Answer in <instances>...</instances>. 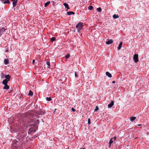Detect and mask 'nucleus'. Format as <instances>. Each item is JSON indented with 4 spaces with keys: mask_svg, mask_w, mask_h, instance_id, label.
<instances>
[{
    "mask_svg": "<svg viewBox=\"0 0 149 149\" xmlns=\"http://www.w3.org/2000/svg\"><path fill=\"white\" fill-rule=\"evenodd\" d=\"M31 123L29 125L30 128L29 130L28 134H30L32 132H35L37 129H38V125L39 124V120L35 118L32 119L31 121Z\"/></svg>",
    "mask_w": 149,
    "mask_h": 149,
    "instance_id": "obj_1",
    "label": "nucleus"
},
{
    "mask_svg": "<svg viewBox=\"0 0 149 149\" xmlns=\"http://www.w3.org/2000/svg\"><path fill=\"white\" fill-rule=\"evenodd\" d=\"M139 55L138 54H135L133 57V59L135 63H137L139 61Z\"/></svg>",
    "mask_w": 149,
    "mask_h": 149,
    "instance_id": "obj_2",
    "label": "nucleus"
},
{
    "mask_svg": "<svg viewBox=\"0 0 149 149\" xmlns=\"http://www.w3.org/2000/svg\"><path fill=\"white\" fill-rule=\"evenodd\" d=\"M84 26L83 23L81 22H79L76 24V28L78 29L79 28H83Z\"/></svg>",
    "mask_w": 149,
    "mask_h": 149,
    "instance_id": "obj_3",
    "label": "nucleus"
},
{
    "mask_svg": "<svg viewBox=\"0 0 149 149\" xmlns=\"http://www.w3.org/2000/svg\"><path fill=\"white\" fill-rule=\"evenodd\" d=\"M114 104V102L111 101V102L108 105V108H111Z\"/></svg>",
    "mask_w": 149,
    "mask_h": 149,
    "instance_id": "obj_4",
    "label": "nucleus"
},
{
    "mask_svg": "<svg viewBox=\"0 0 149 149\" xmlns=\"http://www.w3.org/2000/svg\"><path fill=\"white\" fill-rule=\"evenodd\" d=\"M5 29L3 28L2 27L1 28H0V36H1L3 33L5 31Z\"/></svg>",
    "mask_w": 149,
    "mask_h": 149,
    "instance_id": "obj_5",
    "label": "nucleus"
},
{
    "mask_svg": "<svg viewBox=\"0 0 149 149\" xmlns=\"http://www.w3.org/2000/svg\"><path fill=\"white\" fill-rule=\"evenodd\" d=\"M113 42V41L111 39H109L106 42V43L107 45L111 44Z\"/></svg>",
    "mask_w": 149,
    "mask_h": 149,
    "instance_id": "obj_6",
    "label": "nucleus"
},
{
    "mask_svg": "<svg viewBox=\"0 0 149 149\" xmlns=\"http://www.w3.org/2000/svg\"><path fill=\"white\" fill-rule=\"evenodd\" d=\"M63 5L65 6V8L67 9L66 11H68V9L70 8L68 4L67 3H63Z\"/></svg>",
    "mask_w": 149,
    "mask_h": 149,
    "instance_id": "obj_7",
    "label": "nucleus"
},
{
    "mask_svg": "<svg viewBox=\"0 0 149 149\" xmlns=\"http://www.w3.org/2000/svg\"><path fill=\"white\" fill-rule=\"evenodd\" d=\"M5 79L9 81L10 80L11 77L9 74H7L5 75Z\"/></svg>",
    "mask_w": 149,
    "mask_h": 149,
    "instance_id": "obj_8",
    "label": "nucleus"
},
{
    "mask_svg": "<svg viewBox=\"0 0 149 149\" xmlns=\"http://www.w3.org/2000/svg\"><path fill=\"white\" fill-rule=\"evenodd\" d=\"M123 45V42L121 41L120 42L119 45L117 47V49L118 50H119L120 49Z\"/></svg>",
    "mask_w": 149,
    "mask_h": 149,
    "instance_id": "obj_9",
    "label": "nucleus"
},
{
    "mask_svg": "<svg viewBox=\"0 0 149 149\" xmlns=\"http://www.w3.org/2000/svg\"><path fill=\"white\" fill-rule=\"evenodd\" d=\"M75 14L74 12L72 11H70L69 12H67L66 13V14L68 15H73Z\"/></svg>",
    "mask_w": 149,
    "mask_h": 149,
    "instance_id": "obj_10",
    "label": "nucleus"
},
{
    "mask_svg": "<svg viewBox=\"0 0 149 149\" xmlns=\"http://www.w3.org/2000/svg\"><path fill=\"white\" fill-rule=\"evenodd\" d=\"M106 75L109 78H111L112 77L111 74L108 72H106Z\"/></svg>",
    "mask_w": 149,
    "mask_h": 149,
    "instance_id": "obj_11",
    "label": "nucleus"
},
{
    "mask_svg": "<svg viewBox=\"0 0 149 149\" xmlns=\"http://www.w3.org/2000/svg\"><path fill=\"white\" fill-rule=\"evenodd\" d=\"M17 0H15V1H14L13 2V7H15L16 6V5H17Z\"/></svg>",
    "mask_w": 149,
    "mask_h": 149,
    "instance_id": "obj_12",
    "label": "nucleus"
},
{
    "mask_svg": "<svg viewBox=\"0 0 149 149\" xmlns=\"http://www.w3.org/2000/svg\"><path fill=\"white\" fill-rule=\"evenodd\" d=\"M4 63L5 64L8 65L9 63V60L7 59H5L4 60Z\"/></svg>",
    "mask_w": 149,
    "mask_h": 149,
    "instance_id": "obj_13",
    "label": "nucleus"
},
{
    "mask_svg": "<svg viewBox=\"0 0 149 149\" xmlns=\"http://www.w3.org/2000/svg\"><path fill=\"white\" fill-rule=\"evenodd\" d=\"M113 17L114 19H116L119 17V16L118 14H114L113 15Z\"/></svg>",
    "mask_w": 149,
    "mask_h": 149,
    "instance_id": "obj_14",
    "label": "nucleus"
},
{
    "mask_svg": "<svg viewBox=\"0 0 149 149\" xmlns=\"http://www.w3.org/2000/svg\"><path fill=\"white\" fill-rule=\"evenodd\" d=\"M9 81H8L7 80L4 79L2 83V84H3V85H5V84L6 85L7 84L8 82Z\"/></svg>",
    "mask_w": 149,
    "mask_h": 149,
    "instance_id": "obj_15",
    "label": "nucleus"
},
{
    "mask_svg": "<svg viewBox=\"0 0 149 149\" xmlns=\"http://www.w3.org/2000/svg\"><path fill=\"white\" fill-rule=\"evenodd\" d=\"M4 87H3V89L8 90L9 89V86L7 85H4Z\"/></svg>",
    "mask_w": 149,
    "mask_h": 149,
    "instance_id": "obj_16",
    "label": "nucleus"
},
{
    "mask_svg": "<svg viewBox=\"0 0 149 149\" xmlns=\"http://www.w3.org/2000/svg\"><path fill=\"white\" fill-rule=\"evenodd\" d=\"M136 117L134 116H132L130 117V120L132 122H133L136 119Z\"/></svg>",
    "mask_w": 149,
    "mask_h": 149,
    "instance_id": "obj_17",
    "label": "nucleus"
},
{
    "mask_svg": "<svg viewBox=\"0 0 149 149\" xmlns=\"http://www.w3.org/2000/svg\"><path fill=\"white\" fill-rule=\"evenodd\" d=\"M50 3V1H48L45 3L44 6L45 7H46Z\"/></svg>",
    "mask_w": 149,
    "mask_h": 149,
    "instance_id": "obj_18",
    "label": "nucleus"
},
{
    "mask_svg": "<svg viewBox=\"0 0 149 149\" xmlns=\"http://www.w3.org/2000/svg\"><path fill=\"white\" fill-rule=\"evenodd\" d=\"M33 95V92L31 91L30 90L28 93V95L32 96Z\"/></svg>",
    "mask_w": 149,
    "mask_h": 149,
    "instance_id": "obj_19",
    "label": "nucleus"
},
{
    "mask_svg": "<svg viewBox=\"0 0 149 149\" xmlns=\"http://www.w3.org/2000/svg\"><path fill=\"white\" fill-rule=\"evenodd\" d=\"M46 64L47 65V68H49L50 67V63L49 61H47L46 62Z\"/></svg>",
    "mask_w": 149,
    "mask_h": 149,
    "instance_id": "obj_20",
    "label": "nucleus"
},
{
    "mask_svg": "<svg viewBox=\"0 0 149 149\" xmlns=\"http://www.w3.org/2000/svg\"><path fill=\"white\" fill-rule=\"evenodd\" d=\"M56 40V38L55 37H52L50 39V41H51V42H53L54 41Z\"/></svg>",
    "mask_w": 149,
    "mask_h": 149,
    "instance_id": "obj_21",
    "label": "nucleus"
},
{
    "mask_svg": "<svg viewBox=\"0 0 149 149\" xmlns=\"http://www.w3.org/2000/svg\"><path fill=\"white\" fill-rule=\"evenodd\" d=\"M70 57V54H67L65 56V59H68Z\"/></svg>",
    "mask_w": 149,
    "mask_h": 149,
    "instance_id": "obj_22",
    "label": "nucleus"
},
{
    "mask_svg": "<svg viewBox=\"0 0 149 149\" xmlns=\"http://www.w3.org/2000/svg\"><path fill=\"white\" fill-rule=\"evenodd\" d=\"M10 2L9 0H6V1L4 0V4H6V3L10 4Z\"/></svg>",
    "mask_w": 149,
    "mask_h": 149,
    "instance_id": "obj_23",
    "label": "nucleus"
},
{
    "mask_svg": "<svg viewBox=\"0 0 149 149\" xmlns=\"http://www.w3.org/2000/svg\"><path fill=\"white\" fill-rule=\"evenodd\" d=\"M88 8L89 10H92L93 9V7L92 6H90L88 7Z\"/></svg>",
    "mask_w": 149,
    "mask_h": 149,
    "instance_id": "obj_24",
    "label": "nucleus"
},
{
    "mask_svg": "<svg viewBox=\"0 0 149 149\" xmlns=\"http://www.w3.org/2000/svg\"><path fill=\"white\" fill-rule=\"evenodd\" d=\"M97 10L98 12H101L102 11V10L101 8L99 7L97 8Z\"/></svg>",
    "mask_w": 149,
    "mask_h": 149,
    "instance_id": "obj_25",
    "label": "nucleus"
},
{
    "mask_svg": "<svg viewBox=\"0 0 149 149\" xmlns=\"http://www.w3.org/2000/svg\"><path fill=\"white\" fill-rule=\"evenodd\" d=\"M99 109V108H98V107L97 106H96L95 107V108L94 109V111L97 112Z\"/></svg>",
    "mask_w": 149,
    "mask_h": 149,
    "instance_id": "obj_26",
    "label": "nucleus"
},
{
    "mask_svg": "<svg viewBox=\"0 0 149 149\" xmlns=\"http://www.w3.org/2000/svg\"><path fill=\"white\" fill-rule=\"evenodd\" d=\"M113 139V138H111L110 139L109 144H111L113 142V141L112 140Z\"/></svg>",
    "mask_w": 149,
    "mask_h": 149,
    "instance_id": "obj_27",
    "label": "nucleus"
},
{
    "mask_svg": "<svg viewBox=\"0 0 149 149\" xmlns=\"http://www.w3.org/2000/svg\"><path fill=\"white\" fill-rule=\"evenodd\" d=\"M46 100L47 101H51L52 100L51 98H50V97H47L46 98Z\"/></svg>",
    "mask_w": 149,
    "mask_h": 149,
    "instance_id": "obj_28",
    "label": "nucleus"
},
{
    "mask_svg": "<svg viewBox=\"0 0 149 149\" xmlns=\"http://www.w3.org/2000/svg\"><path fill=\"white\" fill-rule=\"evenodd\" d=\"M91 123V119L90 118H88V125H90Z\"/></svg>",
    "mask_w": 149,
    "mask_h": 149,
    "instance_id": "obj_29",
    "label": "nucleus"
},
{
    "mask_svg": "<svg viewBox=\"0 0 149 149\" xmlns=\"http://www.w3.org/2000/svg\"><path fill=\"white\" fill-rule=\"evenodd\" d=\"M83 28H79L77 29V32L78 33L80 32V31Z\"/></svg>",
    "mask_w": 149,
    "mask_h": 149,
    "instance_id": "obj_30",
    "label": "nucleus"
},
{
    "mask_svg": "<svg viewBox=\"0 0 149 149\" xmlns=\"http://www.w3.org/2000/svg\"><path fill=\"white\" fill-rule=\"evenodd\" d=\"M71 110L73 112H74L76 111L75 109L73 107L72 108Z\"/></svg>",
    "mask_w": 149,
    "mask_h": 149,
    "instance_id": "obj_31",
    "label": "nucleus"
},
{
    "mask_svg": "<svg viewBox=\"0 0 149 149\" xmlns=\"http://www.w3.org/2000/svg\"><path fill=\"white\" fill-rule=\"evenodd\" d=\"M5 75L4 74H2L1 76V78L2 79H3L5 77V75Z\"/></svg>",
    "mask_w": 149,
    "mask_h": 149,
    "instance_id": "obj_32",
    "label": "nucleus"
},
{
    "mask_svg": "<svg viewBox=\"0 0 149 149\" xmlns=\"http://www.w3.org/2000/svg\"><path fill=\"white\" fill-rule=\"evenodd\" d=\"M5 0H0V1L2 3H4Z\"/></svg>",
    "mask_w": 149,
    "mask_h": 149,
    "instance_id": "obj_33",
    "label": "nucleus"
},
{
    "mask_svg": "<svg viewBox=\"0 0 149 149\" xmlns=\"http://www.w3.org/2000/svg\"><path fill=\"white\" fill-rule=\"evenodd\" d=\"M75 77H78V75L76 74V72H75Z\"/></svg>",
    "mask_w": 149,
    "mask_h": 149,
    "instance_id": "obj_34",
    "label": "nucleus"
},
{
    "mask_svg": "<svg viewBox=\"0 0 149 149\" xmlns=\"http://www.w3.org/2000/svg\"><path fill=\"white\" fill-rule=\"evenodd\" d=\"M35 60L34 59H33L32 61V63L34 65L35 63Z\"/></svg>",
    "mask_w": 149,
    "mask_h": 149,
    "instance_id": "obj_35",
    "label": "nucleus"
},
{
    "mask_svg": "<svg viewBox=\"0 0 149 149\" xmlns=\"http://www.w3.org/2000/svg\"><path fill=\"white\" fill-rule=\"evenodd\" d=\"M19 99L21 100H22V97L21 96H19Z\"/></svg>",
    "mask_w": 149,
    "mask_h": 149,
    "instance_id": "obj_36",
    "label": "nucleus"
},
{
    "mask_svg": "<svg viewBox=\"0 0 149 149\" xmlns=\"http://www.w3.org/2000/svg\"><path fill=\"white\" fill-rule=\"evenodd\" d=\"M115 140H116V136H115L113 138Z\"/></svg>",
    "mask_w": 149,
    "mask_h": 149,
    "instance_id": "obj_37",
    "label": "nucleus"
},
{
    "mask_svg": "<svg viewBox=\"0 0 149 149\" xmlns=\"http://www.w3.org/2000/svg\"><path fill=\"white\" fill-rule=\"evenodd\" d=\"M111 144H109V148H110L111 147Z\"/></svg>",
    "mask_w": 149,
    "mask_h": 149,
    "instance_id": "obj_38",
    "label": "nucleus"
},
{
    "mask_svg": "<svg viewBox=\"0 0 149 149\" xmlns=\"http://www.w3.org/2000/svg\"><path fill=\"white\" fill-rule=\"evenodd\" d=\"M115 82H116L115 81H112V84H115Z\"/></svg>",
    "mask_w": 149,
    "mask_h": 149,
    "instance_id": "obj_39",
    "label": "nucleus"
},
{
    "mask_svg": "<svg viewBox=\"0 0 149 149\" xmlns=\"http://www.w3.org/2000/svg\"><path fill=\"white\" fill-rule=\"evenodd\" d=\"M79 149H85L84 148H80Z\"/></svg>",
    "mask_w": 149,
    "mask_h": 149,
    "instance_id": "obj_40",
    "label": "nucleus"
},
{
    "mask_svg": "<svg viewBox=\"0 0 149 149\" xmlns=\"http://www.w3.org/2000/svg\"><path fill=\"white\" fill-rule=\"evenodd\" d=\"M142 125H141V124H138V126H141Z\"/></svg>",
    "mask_w": 149,
    "mask_h": 149,
    "instance_id": "obj_41",
    "label": "nucleus"
},
{
    "mask_svg": "<svg viewBox=\"0 0 149 149\" xmlns=\"http://www.w3.org/2000/svg\"><path fill=\"white\" fill-rule=\"evenodd\" d=\"M37 118H40V116H38L36 117Z\"/></svg>",
    "mask_w": 149,
    "mask_h": 149,
    "instance_id": "obj_42",
    "label": "nucleus"
},
{
    "mask_svg": "<svg viewBox=\"0 0 149 149\" xmlns=\"http://www.w3.org/2000/svg\"><path fill=\"white\" fill-rule=\"evenodd\" d=\"M37 107H37V105H36V107H35V108H37Z\"/></svg>",
    "mask_w": 149,
    "mask_h": 149,
    "instance_id": "obj_43",
    "label": "nucleus"
},
{
    "mask_svg": "<svg viewBox=\"0 0 149 149\" xmlns=\"http://www.w3.org/2000/svg\"><path fill=\"white\" fill-rule=\"evenodd\" d=\"M42 122H44V121L43 120V119H42Z\"/></svg>",
    "mask_w": 149,
    "mask_h": 149,
    "instance_id": "obj_44",
    "label": "nucleus"
}]
</instances>
